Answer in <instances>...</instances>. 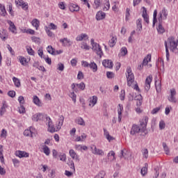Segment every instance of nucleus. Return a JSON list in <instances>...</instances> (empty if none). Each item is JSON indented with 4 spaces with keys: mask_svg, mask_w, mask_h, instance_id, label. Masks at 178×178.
Wrapping results in <instances>:
<instances>
[{
    "mask_svg": "<svg viewBox=\"0 0 178 178\" xmlns=\"http://www.w3.org/2000/svg\"><path fill=\"white\" fill-rule=\"evenodd\" d=\"M86 40H88V35L86 33H81L76 38V41H86Z\"/></svg>",
    "mask_w": 178,
    "mask_h": 178,
    "instance_id": "22",
    "label": "nucleus"
},
{
    "mask_svg": "<svg viewBox=\"0 0 178 178\" xmlns=\"http://www.w3.org/2000/svg\"><path fill=\"white\" fill-rule=\"evenodd\" d=\"M106 3H104V7L103 8V10L106 11L109 10L111 8V3H109V0H105Z\"/></svg>",
    "mask_w": 178,
    "mask_h": 178,
    "instance_id": "43",
    "label": "nucleus"
},
{
    "mask_svg": "<svg viewBox=\"0 0 178 178\" xmlns=\"http://www.w3.org/2000/svg\"><path fill=\"white\" fill-rule=\"evenodd\" d=\"M168 99L170 102H172V104H176V102H177V99H176V90H170V95L168 96Z\"/></svg>",
    "mask_w": 178,
    "mask_h": 178,
    "instance_id": "8",
    "label": "nucleus"
},
{
    "mask_svg": "<svg viewBox=\"0 0 178 178\" xmlns=\"http://www.w3.org/2000/svg\"><path fill=\"white\" fill-rule=\"evenodd\" d=\"M147 123H148V119L147 118L140 121V127H142L141 133H144V131H145V129L147 128Z\"/></svg>",
    "mask_w": 178,
    "mask_h": 178,
    "instance_id": "19",
    "label": "nucleus"
},
{
    "mask_svg": "<svg viewBox=\"0 0 178 178\" xmlns=\"http://www.w3.org/2000/svg\"><path fill=\"white\" fill-rule=\"evenodd\" d=\"M90 149L92 151V154H94V155H100L101 156H104V155H105L104 151L101 149H97V146H95V145H91Z\"/></svg>",
    "mask_w": 178,
    "mask_h": 178,
    "instance_id": "5",
    "label": "nucleus"
},
{
    "mask_svg": "<svg viewBox=\"0 0 178 178\" xmlns=\"http://www.w3.org/2000/svg\"><path fill=\"white\" fill-rule=\"evenodd\" d=\"M136 26H137V29L138 31H141L143 30V19L141 18H139L136 21Z\"/></svg>",
    "mask_w": 178,
    "mask_h": 178,
    "instance_id": "28",
    "label": "nucleus"
},
{
    "mask_svg": "<svg viewBox=\"0 0 178 178\" xmlns=\"http://www.w3.org/2000/svg\"><path fill=\"white\" fill-rule=\"evenodd\" d=\"M81 48L82 49H86V51L90 50V46H89L88 44H87V43L85 42H83L81 43Z\"/></svg>",
    "mask_w": 178,
    "mask_h": 178,
    "instance_id": "46",
    "label": "nucleus"
},
{
    "mask_svg": "<svg viewBox=\"0 0 178 178\" xmlns=\"http://www.w3.org/2000/svg\"><path fill=\"white\" fill-rule=\"evenodd\" d=\"M70 98H72V99L74 102H76V94H74V90H73V92H72L70 94Z\"/></svg>",
    "mask_w": 178,
    "mask_h": 178,
    "instance_id": "58",
    "label": "nucleus"
},
{
    "mask_svg": "<svg viewBox=\"0 0 178 178\" xmlns=\"http://www.w3.org/2000/svg\"><path fill=\"white\" fill-rule=\"evenodd\" d=\"M143 156V158H145L147 159L148 158V149H143L142 150Z\"/></svg>",
    "mask_w": 178,
    "mask_h": 178,
    "instance_id": "50",
    "label": "nucleus"
},
{
    "mask_svg": "<svg viewBox=\"0 0 178 178\" xmlns=\"http://www.w3.org/2000/svg\"><path fill=\"white\" fill-rule=\"evenodd\" d=\"M124 95H125L124 90H122L121 93L120 95V98L121 101H124Z\"/></svg>",
    "mask_w": 178,
    "mask_h": 178,
    "instance_id": "62",
    "label": "nucleus"
},
{
    "mask_svg": "<svg viewBox=\"0 0 178 178\" xmlns=\"http://www.w3.org/2000/svg\"><path fill=\"white\" fill-rule=\"evenodd\" d=\"M8 97H11V98H15L16 97V92L13 90H10L8 92Z\"/></svg>",
    "mask_w": 178,
    "mask_h": 178,
    "instance_id": "55",
    "label": "nucleus"
},
{
    "mask_svg": "<svg viewBox=\"0 0 178 178\" xmlns=\"http://www.w3.org/2000/svg\"><path fill=\"white\" fill-rule=\"evenodd\" d=\"M159 26L157 27V31L159 33V34H163L165 32V28L162 26V22H159Z\"/></svg>",
    "mask_w": 178,
    "mask_h": 178,
    "instance_id": "30",
    "label": "nucleus"
},
{
    "mask_svg": "<svg viewBox=\"0 0 178 178\" xmlns=\"http://www.w3.org/2000/svg\"><path fill=\"white\" fill-rule=\"evenodd\" d=\"M57 69H58V70H60V72H63V70L65 69V65H63V64H62V63H59L57 65Z\"/></svg>",
    "mask_w": 178,
    "mask_h": 178,
    "instance_id": "51",
    "label": "nucleus"
},
{
    "mask_svg": "<svg viewBox=\"0 0 178 178\" xmlns=\"http://www.w3.org/2000/svg\"><path fill=\"white\" fill-rule=\"evenodd\" d=\"M163 149H164L166 155H168L169 154V147H168V145H166V143H165V142L163 143Z\"/></svg>",
    "mask_w": 178,
    "mask_h": 178,
    "instance_id": "49",
    "label": "nucleus"
},
{
    "mask_svg": "<svg viewBox=\"0 0 178 178\" xmlns=\"http://www.w3.org/2000/svg\"><path fill=\"white\" fill-rule=\"evenodd\" d=\"M140 132H141V127H140L137 124H134L131 127L130 134L131 136H134V134H137V133Z\"/></svg>",
    "mask_w": 178,
    "mask_h": 178,
    "instance_id": "12",
    "label": "nucleus"
},
{
    "mask_svg": "<svg viewBox=\"0 0 178 178\" xmlns=\"http://www.w3.org/2000/svg\"><path fill=\"white\" fill-rule=\"evenodd\" d=\"M74 122L79 126H86V121L81 117H78L74 120Z\"/></svg>",
    "mask_w": 178,
    "mask_h": 178,
    "instance_id": "20",
    "label": "nucleus"
},
{
    "mask_svg": "<svg viewBox=\"0 0 178 178\" xmlns=\"http://www.w3.org/2000/svg\"><path fill=\"white\" fill-rule=\"evenodd\" d=\"M60 42H61L63 47H71L72 41L67 39V38H64L60 40Z\"/></svg>",
    "mask_w": 178,
    "mask_h": 178,
    "instance_id": "14",
    "label": "nucleus"
},
{
    "mask_svg": "<svg viewBox=\"0 0 178 178\" xmlns=\"http://www.w3.org/2000/svg\"><path fill=\"white\" fill-rule=\"evenodd\" d=\"M8 24H9V30L13 33V34H17V29H16V26H15V23L10 20L7 21Z\"/></svg>",
    "mask_w": 178,
    "mask_h": 178,
    "instance_id": "10",
    "label": "nucleus"
},
{
    "mask_svg": "<svg viewBox=\"0 0 178 178\" xmlns=\"http://www.w3.org/2000/svg\"><path fill=\"white\" fill-rule=\"evenodd\" d=\"M102 65L104 67H108V69H112L113 67V62L111 60H104Z\"/></svg>",
    "mask_w": 178,
    "mask_h": 178,
    "instance_id": "15",
    "label": "nucleus"
},
{
    "mask_svg": "<svg viewBox=\"0 0 178 178\" xmlns=\"http://www.w3.org/2000/svg\"><path fill=\"white\" fill-rule=\"evenodd\" d=\"M97 96H93L92 99H90L89 106H94L97 104Z\"/></svg>",
    "mask_w": 178,
    "mask_h": 178,
    "instance_id": "41",
    "label": "nucleus"
},
{
    "mask_svg": "<svg viewBox=\"0 0 178 178\" xmlns=\"http://www.w3.org/2000/svg\"><path fill=\"white\" fill-rule=\"evenodd\" d=\"M3 146H2V145H0V161L1 162V163H5V160L3 159V154L2 152H3Z\"/></svg>",
    "mask_w": 178,
    "mask_h": 178,
    "instance_id": "33",
    "label": "nucleus"
},
{
    "mask_svg": "<svg viewBox=\"0 0 178 178\" xmlns=\"http://www.w3.org/2000/svg\"><path fill=\"white\" fill-rule=\"evenodd\" d=\"M152 82V75H149L146 78V80H145V91H149V88H151Z\"/></svg>",
    "mask_w": 178,
    "mask_h": 178,
    "instance_id": "9",
    "label": "nucleus"
},
{
    "mask_svg": "<svg viewBox=\"0 0 178 178\" xmlns=\"http://www.w3.org/2000/svg\"><path fill=\"white\" fill-rule=\"evenodd\" d=\"M101 6V0H95V8L98 9Z\"/></svg>",
    "mask_w": 178,
    "mask_h": 178,
    "instance_id": "53",
    "label": "nucleus"
},
{
    "mask_svg": "<svg viewBox=\"0 0 178 178\" xmlns=\"http://www.w3.org/2000/svg\"><path fill=\"white\" fill-rule=\"evenodd\" d=\"M158 20L160 23H162V20H166L168 18V11L165 8L159 13Z\"/></svg>",
    "mask_w": 178,
    "mask_h": 178,
    "instance_id": "6",
    "label": "nucleus"
},
{
    "mask_svg": "<svg viewBox=\"0 0 178 178\" xmlns=\"http://www.w3.org/2000/svg\"><path fill=\"white\" fill-rule=\"evenodd\" d=\"M43 152L47 155V156L51 154V150H49V147L47 146L46 145H43Z\"/></svg>",
    "mask_w": 178,
    "mask_h": 178,
    "instance_id": "40",
    "label": "nucleus"
},
{
    "mask_svg": "<svg viewBox=\"0 0 178 178\" xmlns=\"http://www.w3.org/2000/svg\"><path fill=\"white\" fill-rule=\"evenodd\" d=\"M33 127H31L30 129H26L24 131V136H26V137H33V131L31 129Z\"/></svg>",
    "mask_w": 178,
    "mask_h": 178,
    "instance_id": "31",
    "label": "nucleus"
},
{
    "mask_svg": "<svg viewBox=\"0 0 178 178\" xmlns=\"http://www.w3.org/2000/svg\"><path fill=\"white\" fill-rule=\"evenodd\" d=\"M48 120V131L50 133H55V131H59L60 129H62V126H63V122L65 120V117L63 115H60L59 118L56 124V129L52 125V120L51 118H47Z\"/></svg>",
    "mask_w": 178,
    "mask_h": 178,
    "instance_id": "1",
    "label": "nucleus"
},
{
    "mask_svg": "<svg viewBox=\"0 0 178 178\" xmlns=\"http://www.w3.org/2000/svg\"><path fill=\"white\" fill-rule=\"evenodd\" d=\"M123 111V106L122 104L118 105V119L119 120H122V111Z\"/></svg>",
    "mask_w": 178,
    "mask_h": 178,
    "instance_id": "35",
    "label": "nucleus"
},
{
    "mask_svg": "<svg viewBox=\"0 0 178 178\" xmlns=\"http://www.w3.org/2000/svg\"><path fill=\"white\" fill-rule=\"evenodd\" d=\"M115 152L111 150L109 153L107 154L108 160L110 161V162H113V161H115L116 159V157H115Z\"/></svg>",
    "mask_w": 178,
    "mask_h": 178,
    "instance_id": "24",
    "label": "nucleus"
},
{
    "mask_svg": "<svg viewBox=\"0 0 178 178\" xmlns=\"http://www.w3.org/2000/svg\"><path fill=\"white\" fill-rule=\"evenodd\" d=\"M71 87L73 91L77 92L79 91L77 88H79V90H84L86 88V84H84V83L83 82H81V83H72Z\"/></svg>",
    "mask_w": 178,
    "mask_h": 178,
    "instance_id": "7",
    "label": "nucleus"
},
{
    "mask_svg": "<svg viewBox=\"0 0 178 178\" xmlns=\"http://www.w3.org/2000/svg\"><path fill=\"white\" fill-rule=\"evenodd\" d=\"M165 126H166V124H165V122L163 120H161L159 122L160 130H163V129H165Z\"/></svg>",
    "mask_w": 178,
    "mask_h": 178,
    "instance_id": "52",
    "label": "nucleus"
},
{
    "mask_svg": "<svg viewBox=\"0 0 178 178\" xmlns=\"http://www.w3.org/2000/svg\"><path fill=\"white\" fill-rule=\"evenodd\" d=\"M104 134L106 138V140H108V141L111 142L113 140H115V138H113V136H111L109 134V132L108 131V130H106V129H104Z\"/></svg>",
    "mask_w": 178,
    "mask_h": 178,
    "instance_id": "25",
    "label": "nucleus"
},
{
    "mask_svg": "<svg viewBox=\"0 0 178 178\" xmlns=\"http://www.w3.org/2000/svg\"><path fill=\"white\" fill-rule=\"evenodd\" d=\"M12 161L14 166H19V163H20V161L17 159H13Z\"/></svg>",
    "mask_w": 178,
    "mask_h": 178,
    "instance_id": "61",
    "label": "nucleus"
},
{
    "mask_svg": "<svg viewBox=\"0 0 178 178\" xmlns=\"http://www.w3.org/2000/svg\"><path fill=\"white\" fill-rule=\"evenodd\" d=\"M47 50L49 54H51V55H56V53H55V49H54L52 46H48Z\"/></svg>",
    "mask_w": 178,
    "mask_h": 178,
    "instance_id": "42",
    "label": "nucleus"
},
{
    "mask_svg": "<svg viewBox=\"0 0 178 178\" xmlns=\"http://www.w3.org/2000/svg\"><path fill=\"white\" fill-rule=\"evenodd\" d=\"M13 81L15 86V87H20L21 84H20V79L16 77H13Z\"/></svg>",
    "mask_w": 178,
    "mask_h": 178,
    "instance_id": "37",
    "label": "nucleus"
},
{
    "mask_svg": "<svg viewBox=\"0 0 178 178\" xmlns=\"http://www.w3.org/2000/svg\"><path fill=\"white\" fill-rule=\"evenodd\" d=\"M127 80L129 87H131V85L134 83V74L131 72V67H130L127 68Z\"/></svg>",
    "mask_w": 178,
    "mask_h": 178,
    "instance_id": "3",
    "label": "nucleus"
},
{
    "mask_svg": "<svg viewBox=\"0 0 178 178\" xmlns=\"http://www.w3.org/2000/svg\"><path fill=\"white\" fill-rule=\"evenodd\" d=\"M26 51L29 54V55H34V50L31 47H29L26 49Z\"/></svg>",
    "mask_w": 178,
    "mask_h": 178,
    "instance_id": "63",
    "label": "nucleus"
},
{
    "mask_svg": "<svg viewBox=\"0 0 178 178\" xmlns=\"http://www.w3.org/2000/svg\"><path fill=\"white\" fill-rule=\"evenodd\" d=\"M106 76L108 79H113V77H115V74L112 72H107Z\"/></svg>",
    "mask_w": 178,
    "mask_h": 178,
    "instance_id": "56",
    "label": "nucleus"
},
{
    "mask_svg": "<svg viewBox=\"0 0 178 178\" xmlns=\"http://www.w3.org/2000/svg\"><path fill=\"white\" fill-rule=\"evenodd\" d=\"M142 9H143L142 16L145 22L148 24L149 23V17L148 16V14H147V8L143 7Z\"/></svg>",
    "mask_w": 178,
    "mask_h": 178,
    "instance_id": "16",
    "label": "nucleus"
},
{
    "mask_svg": "<svg viewBox=\"0 0 178 178\" xmlns=\"http://www.w3.org/2000/svg\"><path fill=\"white\" fill-rule=\"evenodd\" d=\"M148 62H151V54H147V56L145 57L142 63V66H147Z\"/></svg>",
    "mask_w": 178,
    "mask_h": 178,
    "instance_id": "26",
    "label": "nucleus"
},
{
    "mask_svg": "<svg viewBox=\"0 0 178 178\" xmlns=\"http://www.w3.org/2000/svg\"><path fill=\"white\" fill-rule=\"evenodd\" d=\"M147 172H148V164L145 163V167L142 168V169L140 170V173H141V175H143V176H145V175H147Z\"/></svg>",
    "mask_w": 178,
    "mask_h": 178,
    "instance_id": "32",
    "label": "nucleus"
},
{
    "mask_svg": "<svg viewBox=\"0 0 178 178\" xmlns=\"http://www.w3.org/2000/svg\"><path fill=\"white\" fill-rule=\"evenodd\" d=\"M115 44H116V38L113 37L108 42L109 46L112 48L115 47Z\"/></svg>",
    "mask_w": 178,
    "mask_h": 178,
    "instance_id": "44",
    "label": "nucleus"
},
{
    "mask_svg": "<svg viewBox=\"0 0 178 178\" xmlns=\"http://www.w3.org/2000/svg\"><path fill=\"white\" fill-rule=\"evenodd\" d=\"M69 153L70 156H71V158H72V159H74L75 161H76V162H79V161H80V159H79V155H77V153H76V152H74L73 149H70Z\"/></svg>",
    "mask_w": 178,
    "mask_h": 178,
    "instance_id": "21",
    "label": "nucleus"
},
{
    "mask_svg": "<svg viewBox=\"0 0 178 178\" xmlns=\"http://www.w3.org/2000/svg\"><path fill=\"white\" fill-rule=\"evenodd\" d=\"M159 111H161V107H157V108H154L151 113L152 115H156V113H158L159 112Z\"/></svg>",
    "mask_w": 178,
    "mask_h": 178,
    "instance_id": "57",
    "label": "nucleus"
},
{
    "mask_svg": "<svg viewBox=\"0 0 178 178\" xmlns=\"http://www.w3.org/2000/svg\"><path fill=\"white\" fill-rule=\"evenodd\" d=\"M15 3L18 6H22L24 10H27V9H29V4L23 1V0H15Z\"/></svg>",
    "mask_w": 178,
    "mask_h": 178,
    "instance_id": "11",
    "label": "nucleus"
},
{
    "mask_svg": "<svg viewBox=\"0 0 178 178\" xmlns=\"http://www.w3.org/2000/svg\"><path fill=\"white\" fill-rule=\"evenodd\" d=\"M105 13L102 11H99L96 15V19L97 20H102L103 19H105Z\"/></svg>",
    "mask_w": 178,
    "mask_h": 178,
    "instance_id": "27",
    "label": "nucleus"
},
{
    "mask_svg": "<svg viewBox=\"0 0 178 178\" xmlns=\"http://www.w3.org/2000/svg\"><path fill=\"white\" fill-rule=\"evenodd\" d=\"M33 104H35V105H37L38 106H42V104L40 101V98H38V97L33 96Z\"/></svg>",
    "mask_w": 178,
    "mask_h": 178,
    "instance_id": "29",
    "label": "nucleus"
},
{
    "mask_svg": "<svg viewBox=\"0 0 178 178\" xmlns=\"http://www.w3.org/2000/svg\"><path fill=\"white\" fill-rule=\"evenodd\" d=\"M42 119H44V115L42 113H36L32 117L33 122H38V120H42Z\"/></svg>",
    "mask_w": 178,
    "mask_h": 178,
    "instance_id": "18",
    "label": "nucleus"
},
{
    "mask_svg": "<svg viewBox=\"0 0 178 178\" xmlns=\"http://www.w3.org/2000/svg\"><path fill=\"white\" fill-rule=\"evenodd\" d=\"M31 40H32L33 42H35V44H40L41 43V39H40V38L33 36L31 38Z\"/></svg>",
    "mask_w": 178,
    "mask_h": 178,
    "instance_id": "47",
    "label": "nucleus"
},
{
    "mask_svg": "<svg viewBox=\"0 0 178 178\" xmlns=\"http://www.w3.org/2000/svg\"><path fill=\"white\" fill-rule=\"evenodd\" d=\"M155 87L157 92H159L161 91V81H156L155 82Z\"/></svg>",
    "mask_w": 178,
    "mask_h": 178,
    "instance_id": "48",
    "label": "nucleus"
},
{
    "mask_svg": "<svg viewBox=\"0 0 178 178\" xmlns=\"http://www.w3.org/2000/svg\"><path fill=\"white\" fill-rule=\"evenodd\" d=\"M90 44L92 45V49L99 56V58H102V55H104V52L102 51V48L101 47V45L95 42L94 41V39L90 40Z\"/></svg>",
    "mask_w": 178,
    "mask_h": 178,
    "instance_id": "2",
    "label": "nucleus"
},
{
    "mask_svg": "<svg viewBox=\"0 0 178 178\" xmlns=\"http://www.w3.org/2000/svg\"><path fill=\"white\" fill-rule=\"evenodd\" d=\"M31 23L32 26L35 27L36 30H38V27H40V21L37 19H33Z\"/></svg>",
    "mask_w": 178,
    "mask_h": 178,
    "instance_id": "34",
    "label": "nucleus"
},
{
    "mask_svg": "<svg viewBox=\"0 0 178 178\" xmlns=\"http://www.w3.org/2000/svg\"><path fill=\"white\" fill-rule=\"evenodd\" d=\"M129 17H130V9H126V15H125V20L127 22L129 21Z\"/></svg>",
    "mask_w": 178,
    "mask_h": 178,
    "instance_id": "54",
    "label": "nucleus"
},
{
    "mask_svg": "<svg viewBox=\"0 0 178 178\" xmlns=\"http://www.w3.org/2000/svg\"><path fill=\"white\" fill-rule=\"evenodd\" d=\"M129 155H130V153L127 152L126 149L121 150L120 155L119 156L120 158H124V159H129Z\"/></svg>",
    "mask_w": 178,
    "mask_h": 178,
    "instance_id": "23",
    "label": "nucleus"
},
{
    "mask_svg": "<svg viewBox=\"0 0 178 178\" xmlns=\"http://www.w3.org/2000/svg\"><path fill=\"white\" fill-rule=\"evenodd\" d=\"M6 134H7L6 130L2 129L1 134V137L3 138H6Z\"/></svg>",
    "mask_w": 178,
    "mask_h": 178,
    "instance_id": "64",
    "label": "nucleus"
},
{
    "mask_svg": "<svg viewBox=\"0 0 178 178\" xmlns=\"http://www.w3.org/2000/svg\"><path fill=\"white\" fill-rule=\"evenodd\" d=\"M0 16H6V10L5 9V6L0 4Z\"/></svg>",
    "mask_w": 178,
    "mask_h": 178,
    "instance_id": "36",
    "label": "nucleus"
},
{
    "mask_svg": "<svg viewBox=\"0 0 178 178\" xmlns=\"http://www.w3.org/2000/svg\"><path fill=\"white\" fill-rule=\"evenodd\" d=\"M158 15V11L156 10H154L153 13V27H155V24L156 22H158V19H156V16Z\"/></svg>",
    "mask_w": 178,
    "mask_h": 178,
    "instance_id": "38",
    "label": "nucleus"
},
{
    "mask_svg": "<svg viewBox=\"0 0 178 178\" xmlns=\"http://www.w3.org/2000/svg\"><path fill=\"white\" fill-rule=\"evenodd\" d=\"M19 60L21 65H23L24 66L27 63V59L23 56H19Z\"/></svg>",
    "mask_w": 178,
    "mask_h": 178,
    "instance_id": "45",
    "label": "nucleus"
},
{
    "mask_svg": "<svg viewBox=\"0 0 178 178\" xmlns=\"http://www.w3.org/2000/svg\"><path fill=\"white\" fill-rule=\"evenodd\" d=\"M121 54L123 56H124L125 55H127V48L126 47H122L121 49Z\"/></svg>",
    "mask_w": 178,
    "mask_h": 178,
    "instance_id": "59",
    "label": "nucleus"
},
{
    "mask_svg": "<svg viewBox=\"0 0 178 178\" xmlns=\"http://www.w3.org/2000/svg\"><path fill=\"white\" fill-rule=\"evenodd\" d=\"M69 9L70 12H79L80 10V7L77 4L70 3Z\"/></svg>",
    "mask_w": 178,
    "mask_h": 178,
    "instance_id": "17",
    "label": "nucleus"
},
{
    "mask_svg": "<svg viewBox=\"0 0 178 178\" xmlns=\"http://www.w3.org/2000/svg\"><path fill=\"white\" fill-rule=\"evenodd\" d=\"M82 65L83 66H84V67H90L94 72L98 70V67L97 66V64L94 62L88 63V62L87 61H82Z\"/></svg>",
    "mask_w": 178,
    "mask_h": 178,
    "instance_id": "4",
    "label": "nucleus"
},
{
    "mask_svg": "<svg viewBox=\"0 0 178 178\" xmlns=\"http://www.w3.org/2000/svg\"><path fill=\"white\" fill-rule=\"evenodd\" d=\"M16 156H18V158H29V154L24 152V151H20L17 150L15 152Z\"/></svg>",
    "mask_w": 178,
    "mask_h": 178,
    "instance_id": "13",
    "label": "nucleus"
},
{
    "mask_svg": "<svg viewBox=\"0 0 178 178\" xmlns=\"http://www.w3.org/2000/svg\"><path fill=\"white\" fill-rule=\"evenodd\" d=\"M7 49L10 51V54L14 56L15 55V51H13V49H12V47H10V44H7Z\"/></svg>",
    "mask_w": 178,
    "mask_h": 178,
    "instance_id": "60",
    "label": "nucleus"
},
{
    "mask_svg": "<svg viewBox=\"0 0 178 178\" xmlns=\"http://www.w3.org/2000/svg\"><path fill=\"white\" fill-rule=\"evenodd\" d=\"M164 44L165 47L166 59L168 62H169V56H170V54H169V49L168 48V41H165Z\"/></svg>",
    "mask_w": 178,
    "mask_h": 178,
    "instance_id": "39",
    "label": "nucleus"
}]
</instances>
